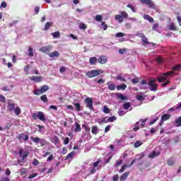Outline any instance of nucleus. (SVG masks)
Segmentation results:
<instances>
[{
	"label": "nucleus",
	"mask_w": 181,
	"mask_h": 181,
	"mask_svg": "<svg viewBox=\"0 0 181 181\" xmlns=\"http://www.w3.org/2000/svg\"><path fill=\"white\" fill-rule=\"evenodd\" d=\"M172 76H175L174 71H168L167 73L162 74L161 75L157 77V81H158V83H163V81H166L165 83H163L161 85L162 87H166L167 85L169 84V83H170L169 81V79L170 78V77H172Z\"/></svg>",
	"instance_id": "nucleus-1"
},
{
	"label": "nucleus",
	"mask_w": 181,
	"mask_h": 181,
	"mask_svg": "<svg viewBox=\"0 0 181 181\" xmlns=\"http://www.w3.org/2000/svg\"><path fill=\"white\" fill-rule=\"evenodd\" d=\"M32 117L35 120L40 119V121H42V122L46 121V116H45V113H43V112H34L32 114Z\"/></svg>",
	"instance_id": "nucleus-2"
},
{
	"label": "nucleus",
	"mask_w": 181,
	"mask_h": 181,
	"mask_svg": "<svg viewBox=\"0 0 181 181\" xmlns=\"http://www.w3.org/2000/svg\"><path fill=\"white\" fill-rule=\"evenodd\" d=\"M101 73H103V71L100 69H94L88 71L86 75L87 76V77H88V78H93V77H97V76H100Z\"/></svg>",
	"instance_id": "nucleus-3"
},
{
	"label": "nucleus",
	"mask_w": 181,
	"mask_h": 181,
	"mask_svg": "<svg viewBox=\"0 0 181 181\" xmlns=\"http://www.w3.org/2000/svg\"><path fill=\"white\" fill-rule=\"evenodd\" d=\"M49 90V86L44 85L41 87L40 89H36L33 91L35 95H40V94H43V93H46Z\"/></svg>",
	"instance_id": "nucleus-4"
},
{
	"label": "nucleus",
	"mask_w": 181,
	"mask_h": 181,
	"mask_svg": "<svg viewBox=\"0 0 181 181\" xmlns=\"http://www.w3.org/2000/svg\"><path fill=\"white\" fill-rule=\"evenodd\" d=\"M151 91H156L158 90V84H156V79H151L148 82Z\"/></svg>",
	"instance_id": "nucleus-5"
},
{
	"label": "nucleus",
	"mask_w": 181,
	"mask_h": 181,
	"mask_svg": "<svg viewBox=\"0 0 181 181\" xmlns=\"http://www.w3.org/2000/svg\"><path fill=\"white\" fill-rule=\"evenodd\" d=\"M16 104H15V102L12 100H8L7 101V110L10 112H13V110H15V107H16Z\"/></svg>",
	"instance_id": "nucleus-6"
},
{
	"label": "nucleus",
	"mask_w": 181,
	"mask_h": 181,
	"mask_svg": "<svg viewBox=\"0 0 181 181\" xmlns=\"http://www.w3.org/2000/svg\"><path fill=\"white\" fill-rule=\"evenodd\" d=\"M85 103L86 104L87 108H89L90 110H93V98H87L85 99Z\"/></svg>",
	"instance_id": "nucleus-7"
},
{
	"label": "nucleus",
	"mask_w": 181,
	"mask_h": 181,
	"mask_svg": "<svg viewBox=\"0 0 181 181\" xmlns=\"http://www.w3.org/2000/svg\"><path fill=\"white\" fill-rule=\"evenodd\" d=\"M141 4L148 5L149 8H155V4L151 0H140Z\"/></svg>",
	"instance_id": "nucleus-8"
},
{
	"label": "nucleus",
	"mask_w": 181,
	"mask_h": 181,
	"mask_svg": "<svg viewBox=\"0 0 181 181\" xmlns=\"http://www.w3.org/2000/svg\"><path fill=\"white\" fill-rule=\"evenodd\" d=\"M107 57H105L104 55L100 56L98 59V63H100V64H105V63H107Z\"/></svg>",
	"instance_id": "nucleus-9"
},
{
	"label": "nucleus",
	"mask_w": 181,
	"mask_h": 181,
	"mask_svg": "<svg viewBox=\"0 0 181 181\" xmlns=\"http://www.w3.org/2000/svg\"><path fill=\"white\" fill-rule=\"evenodd\" d=\"M169 118H170V115L164 114L161 117V122H160V125L162 126V124H163V122H165V121H168V119H169Z\"/></svg>",
	"instance_id": "nucleus-10"
},
{
	"label": "nucleus",
	"mask_w": 181,
	"mask_h": 181,
	"mask_svg": "<svg viewBox=\"0 0 181 181\" xmlns=\"http://www.w3.org/2000/svg\"><path fill=\"white\" fill-rule=\"evenodd\" d=\"M50 50H52V46L50 45L40 48V52H42V53H46V52H50Z\"/></svg>",
	"instance_id": "nucleus-11"
},
{
	"label": "nucleus",
	"mask_w": 181,
	"mask_h": 181,
	"mask_svg": "<svg viewBox=\"0 0 181 181\" xmlns=\"http://www.w3.org/2000/svg\"><path fill=\"white\" fill-rule=\"evenodd\" d=\"M30 79H31L32 81H35L36 83H40V81H42V76H30Z\"/></svg>",
	"instance_id": "nucleus-12"
},
{
	"label": "nucleus",
	"mask_w": 181,
	"mask_h": 181,
	"mask_svg": "<svg viewBox=\"0 0 181 181\" xmlns=\"http://www.w3.org/2000/svg\"><path fill=\"white\" fill-rule=\"evenodd\" d=\"M98 124H107V122H109L108 121V117H104L100 119H98Z\"/></svg>",
	"instance_id": "nucleus-13"
},
{
	"label": "nucleus",
	"mask_w": 181,
	"mask_h": 181,
	"mask_svg": "<svg viewBox=\"0 0 181 181\" xmlns=\"http://www.w3.org/2000/svg\"><path fill=\"white\" fill-rule=\"evenodd\" d=\"M13 111L15 115L18 116V115H19L22 112V109H21L19 107V106H18V105H16V107H14Z\"/></svg>",
	"instance_id": "nucleus-14"
},
{
	"label": "nucleus",
	"mask_w": 181,
	"mask_h": 181,
	"mask_svg": "<svg viewBox=\"0 0 181 181\" xmlns=\"http://www.w3.org/2000/svg\"><path fill=\"white\" fill-rule=\"evenodd\" d=\"M20 156L22 158L23 160L26 159L28 158V156L29 155V153L28 151H25L23 153V150H20Z\"/></svg>",
	"instance_id": "nucleus-15"
},
{
	"label": "nucleus",
	"mask_w": 181,
	"mask_h": 181,
	"mask_svg": "<svg viewBox=\"0 0 181 181\" xmlns=\"http://www.w3.org/2000/svg\"><path fill=\"white\" fill-rule=\"evenodd\" d=\"M49 56L51 57V59H54V57H59L60 56V52L58 51H54L49 53Z\"/></svg>",
	"instance_id": "nucleus-16"
},
{
	"label": "nucleus",
	"mask_w": 181,
	"mask_h": 181,
	"mask_svg": "<svg viewBox=\"0 0 181 181\" xmlns=\"http://www.w3.org/2000/svg\"><path fill=\"white\" fill-rule=\"evenodd\" d=\"M144 19L146 21H148V22H151V23H153L155 22V20H153V18L151 17V16L145 14L144 16Z\"/></svg>",
	"instance_id": "nucleus-17"
},
{
	"label": "nucleus",
	"mask_w": 181,
	"mask_h": 181,
	"mask_svg": "<svg viewBox=\"0 0 181 181\" xmlns=\"http://www.w3.org/2000/svg\"><path fill=\"white\" fill-rule=\"evenodd\" d=\"M141 41L144 46H148V45H153V43L148 42V38H146L145 36L141 38Z\"/></svg>",
	"instance_id": "nucleus-18"
},
{
	"label": "nucleus",
	"mask_w": 181,
	"mask_h": 181,
	"mask_svg": "<svg viewBox=\"0 0 181 181\" xmlns=\"http://www.w3.org/2000/svg\"><path fill=\"white\" fill-rule=\"evenodd\" d=\"M18 139L19 141H21V139H22L23 141H28V139H29V137L25 134H21L18 136Z\"/></svg>",
	"instance_id": "nucleus-19"
},
{
	"label": "nucleus",
	"mask_w": 181,
	"mask_h": 181,
	"mask_svg": "<svg viewBox=\"0 0 181 181\" xmlns=\"http://www.w3.org/2000/svg\"><path fill=\"white\" fill-rule=\"evenodd\" d=\"M160 154V153L159 151H157V152L156 151H153L148 155V157L151 158H153L156 156H159Z\"/></svg>",
	"instance_id": "nucleus-20"
},
{
	"label": "nucleus",
	"mask_w": 181,
	"mask_h": 181,
	"mask_svg": "<svg viewBox=\"0 0 181 181\" xmlns=\"http://www.w3.org/2000/svg\"><path fill=\"white\" fill-rule=\"evenodd\" d=\"M89 63H90V64H91V66H94V64H95V63H97V57H90L89 59Z\"/></svg>",
	"instance_id": "nucleus-21"
},
{
	"label": "nucleus",
	"mask_w": 181,
	"mask_h": 181,
	"mask_svg": "<svg viewBox=\"0 0 181 181\" xmlns=\"http://www.w3.org/2000/svg\"><path fill=\"white\" fill-rule=\"evenodd\" d=\"M107 85L108 86L109 90L111 91H114V90H115V84L108 82Z\"/></svg>",
	"instance_id": "nucleus-22"
},
{
	"label": "nucleus",
	"mask_w": 181,
	"mask_h": 181,
	"mask_svg": "<svg viewBox=\"0 0 181 181\" xmlns=\"http://www.w3.org/2000/svg\"><path fill=\"white\" fill-rule=\"evenodd\" d=\"M115 19L119 22V23H122V22H124V18H122L121 15H116Z\"/></svg>",
	"instance_id": "nucleus-23"
},
{
	"label": "nucleus",
	"mask_w": 181,
	"mask_h": 181,
	"mask_svg": "<svg viewBox=\"0 0 181 181\" xmlns=\"http://www.w3.org/2000/svg\"><path fill=\"white\" fill-rule=\"evenodd\" d=\"M99 131H98V127H97V126H93L92 127V134H93L94 135H97L98 134Z\"/></svg>",
	"instance_id": "nucleus-24"
},
{
	"label": "nucleus",
	"mask_w": 181,
	"mask_h": 181,
	"mask_svg": "<svg viewBox=\"0 0 181 181\" xmlns=\"http://www.w3.org/2000/svg\"><path fill=\"white\" fill-rule=\"evenodd\" d=\"M129 175V172L124 173L121 177H120V180L124 181L126 180L127 177H128V175Z\"/></svg>",
	"instance_id": "nucleus-25"
},
{
	"label": "nucleus",
	"mask_w": 181,
	"mask_h": 181,
	"mask_svg": "<svg viewBox=\"0 0 181 181\" xmlns=\"http://www.w3.org/2000/svg\"><path fill=\"white\" fill-rule=\"evenodd\" d=\"M30 140L33 141L35 144H39L40 142V138L38 137H30Z\"/></svg>",
	"instance_id": "nucleus-26"
},
{
	"label": "nucleus",
	"mask_w": 181,
	"mask_h": 181,
	"mask_svg": "<svg viewBox=\"0 0 181 181\" xmlns=\"http://www.w3.org/2000/svg\"><path fill=\"white\" fill-rule=\"evenodd\" d=\"M81 131V127L77 122L75 124L74 132H80Z\"/></svg>",
	"instance_id": "nucleus-27"
},
{
	"label": "nucleus",
	"mask_w": 181,
	"mask_h": 181,
	"mask_svg": "<svg viewBox=\"0 0 181 181\" xmlns=\"http://www.w3.org/2000/svg\"><path fill=\"white\" fill-rule=\"evenodd\" d=\"M51 35H52V36H53L54 39H56V37H57V38L60 37V32H59V31L52 33Z\"/></svg>",
	"instance_id": "nucleus-28"
},
{
	"label": "nucleus",
	"mask_w": 181,
	"mask_h": 181,
	"mask_svg": "<svg viewBox=\"0 0 181 181\" xmlns=\"http://www.w3.org/2000/svg\"><path fill=\"white\" fill-rule=\"evenodd\" d=\"M52 25H53V23L52 22H47L46 24H45V26L44 28V30H49V29H50V27L52 26Z\"/></svg>",
	"instance_id": "nucleus-29"
},
{
	"label": "nucleus",
	"mask_w": 181,
	"mask_h": 181,
	"mask_svg": "<svg viewBox=\"0 0 181 181\" xmlns=\"http://www.w3.org/2000/svg\"><path fill=\"white\" fill-rule=\"evenodd\" d=\"M51 141L52 144H54V145H57V144H59V137L57 136H54L52 139Z\"/></svg>",
	"instance_id": "nucleus-30"
},
{
	"label": "nucleus",
	"mask_w": 181,
	"mask_h": 181,
	"mask_svg": "<svg viewBox=\"0 0 181 181\" xmlns=\"http://www.w3.org/2000/svg\"><path fill=\"white\" fill-rule=\"evenodd\" d=\"M123 107L124 110H129L131 103L129 102H126L124 103Z\"/></svg>",
	"instance_id": "nucleus-31"
},
{
	"label": "nucleus",
	"mask_w": 181,
	"mask_h": 181,
	"mask_svg": "<svg viewBox=\"0 0 181 181\" xmlns=\"http://www.w3.org/2000/svg\"><path fill=\"white\" fill-rule=\"evenodd\" d=\"M117 90H125L127 88L126 84L119 85L116 87Z\"/></svg>",
	"instance_id": "nucleus-32"
},
{
	"label": "nucleus",
	"mask_w": 181,
	"mask_h": 181,
	"mask_svg": "<svg viewBox=\"0 0 181 181\" xmlns=\"http://www.w3.org/2000/svg\"><path fill=\"white\" fill-rule=\"evenodd\" d=\"M118 115H119V117H124V115H125V114H127V112L119 109L118 112H117Z\"/></svg>",
	"instance_id": "nucleus-33"
},
{
	"label": "nucleus",
	"mask_w": 181,
	"mask_h": 181,
	"mask_svg": "<svg viewBox=\"0 0 181 181\" xmlns=\"http://www.w3.org/2000/svg\"><path fill=\"white\" fill-rule=\"evenodd\" d=\"M40 144L41 146H45V145H47V141L44 139H40Z\"/></svg>",
	"instance_id": "nucleus-34"
},
{
	"label": "nucleus",
	"mask_w": 181,
	"mask_h": 181,
	"mask_svg": "<svg viewBox=\"0 0 181 181\" xmlns=\"http://www.w3.org/2000/svg\"><path fill=\"white\" fill-rule=\"evenodd\" d=\"M168 165H169V166H172V165H175V159L173 158H170V159H168Z\"/></svg>",
	"instance_id": "nucleus-35"
},
{
	"label": "nucleus",
	"mask_w": 181,
	"mask_h": 181,
	"mask_svg": "<svg viewBox=\"0 0 181 181\" xmlns=\"http://www.w3.org/2000/svg\"><path fill=\"white\" fill-rule=\"evenodd\" d=\"M138 124H139V122H136V124L133 126L132 130L134 131V132H136V131L139 129V126H138Z\"/></svg>",
	"instance_id": "nucleus-36"
},
{
	"label": "nucleus",
	"mask_w": 181,
	"mask_h": 181,
	"mask_svg": "<svg viewBox=\"0 0 181 181\" xmlns=\"http://www.w3.org/2000/svg\"><path fill=\"white\" fill-rule=\"evenodd\" d=\"M156 62H157L158 64H162V63H163V59L161 57H157L156 58Z\"/></svg>",
	"instance_id": "nucleus-37"
},
{
	"label": "nucleus",
	"mask_w": 181,
	"mask_h": 181,
	"mask_svg": "<svg viewBox=\"0 0 181 181\" xmlns=\"http://www.w3.org/2000/svg\"><path fill=\"white\" fill-rule=\"evenodd\" d=\"M141 88H143L144 90H145V87L148 86V83L146 82V81H141Z\"/></svg>",
	"instance_id": "nucleus-38"
},
{
	"label": "nucleus",
	"mask_w": 181,
	"mask_h": 181,
	"mask_svg": "<svg viewBox=\"0 0 181 181\" xmlns=\"http://www.w3.org/2000/svg\"><path fill=\"white\" fill-rule=\"evenodd\" d=\"M103 112H105V114H110V112H111V110H110L107 106H104Z\"/></svg>",
	"instance_id": "nucleus-39"
},
{
	"label": "nucleus",
	"mask_w": 181,
	"mask_h": 181,
	"mask_svg": "<svg viewBox=\"0 0 181 181\" xmlns=\"http://www.w3.org/2000/svg\"><path fill=\"white\" fill-rule=\"evenodd\" d=\"M119 13L122 18H128V13L127 11H120Z\"/></svg>",
	"instance_id": "nucleus-40"
},
{
	"label": "nucleus",
	"mask_w": 181,
	"mask_h": 181,
	"mask_svg": "<svg viewBox=\"0 0 181 181\" xmlns=\"http://www.w3.org/2000/svg\"><path fill=\"white\" fill-rule=\"evenodd\" d=\"M79 29H81V30H86L87 29V26L86 25V24L81 23L79 25Z\"/></svg>",
	"instance_id": "nucleus-41"
},
{
	"label": "nucleus",
	"mask_w": 181,
	"mask_h": 181,
	"mask_svg": "<svg viewBox=\"0 0 181 181\" xmlns=\"http://www.w3.org/2000/svg\"><path fill=\"white\" fill-rule=\"evenodd\" d=\"M142 141H136L135 143H134V148H139V146H141V145H142Z\"/></svg>",
	"instance_id": "nucleus-42"
},
{
	"label": "nucleus",
	"mask_w": 181,
	"mask_h": 181,
	"mask_svg": "<svg viewBox=\"0 0 181 181\" xmlns=\"http://www.w3.org/2000/svg\"><path fill=\"white\" fill-rule=\"evenodd\" d=\"M95 20L97 22H101V21H103V16L101 15H97L95 16Z\"/></svg>",
	"instance_id": "nucleus-43"
},
{
	"label": "nucleus",
	"mask_w": 181,
	"mask_h": 181,
	"mask_svg": "<svg viewBox=\"0 0 181 181\" xmlns=\"http://www.w3.org/2000/svg\"><path fill=\"white\" fill-rule=\"evenodd\" d=\"M170 30H176V26L174 23H170L168 26Z\"/></svg>",
	"instance_id": "nucleus-44"
},
{
	"label": "nucleus",
	"mask_w": 181,
	"mask_h": 181,
	"mask_svg": "<svg viewBox=\"0 0 181 181\" xmlns=\"http://www.w3.org/2000/svg\"><path fill=\"white\" fill-rule=\"evenodd\" d=\"M124 36H126V34L124 33H117L115 35V37H124Z\"/></svg>",
	"instance_id": "nucleus-45"
},
{
	"label": "nucleus",
	"mask_w": 181,
	"mask_h": 181,
	"mask_svg": "<svg viewBox=\"0 0 181 181\" xmlns=\"http://www.w3.org/2000/svg\"><path fill=\"white\" fill-rule=\"evenodd\" d=\"M109 122H114V121H117V118L115 116H112L108 117Z\"/></svg>",
	"instance_id": "nucleus-46"
},
{
	"label": "nucleus",
	"mask_w": 181,
	"mask_h": 181,
	"mask_svg": "<svg viewBox=\"0 0 181 181\" xmlns=\"http://www.w3.org/2000/svg\"><path fill=\"white\" fill-rule=\"evenodd\" d=\"M28 52H29L28 56H30V57H33V48L30 47L28 49Z\"/></svg>",
	"instance_id": "nucleus-47"
},
{
	"label": "nucleus",
	"mask_w": 181,
	"mask_h": 181,
	"mask_svg": "<svg viewBox=\"0 0 181 181\" xmlns=\"http://www.w3.org/2000/svg\"><path fill=\"white\" fill-rule=\"evenodd\" d=\"M147 120H148V119H140V121L141 122V128L145 127V122H146Z\"/></svg>",
	"instance_id": "nucleus-48"
},
{
	"label": "nucleus",
	"mask_w": 181,
	"mask_h": 181,
	"mask_svg": "<svg viewBox=\"0 0 181 181\" xmlns=\"http://www.w3.org/2000/svg\"><path fill=\"white\" fill-rule=\"evenodd\" d=\"M116 80H119V81H125V78L122 77L121 75H118L116 77Z\"/></svg>",
	"instance_id": "nucleus-49"
},
{
	"label": "nucleus",
	"mask_w": 181,
	"mask_h": 181,
	"mask_svg": "<svg viewBox=\"0 0 181 181\" xmlns=\"http://www.w3.org/2000/svg\"><path fill=\"white\" fill-rule=\"evenodd\" d=\"M37 176V173H34L28 176V179H33Z\"/></svg>",
	"instance_id": "nucleus-50"
},
{
	"label": "nucleus",
	"mask_w": 181,
	"mask_h": 181,
	"mask_svg": "<svg viewBox=\"0 0 181 181\" xmlns=\"http://www.w3.org/2000/svg\"><path fill=\"white\" fill-rule=\"evenodd\" d=\"M74 105H75L77 111L81 110V106L80 105V103H74Z\"/></svg>",
	"instance_id": "nucleus-51"
},
{
	"label": "nucleus",
	"mask_w": 181,
	"mask_h": 181,
	"mask_svg": "<svg viewBox=\"0 0 181 181\" xmlns=\"http://www.w3.org/2000/svg\"><path fill=\"white\" fill-rule=\"evenodd\" d=\"M41 100L42 101H43L44 103H47V96H46V95H43L41 96Z\"/></svg>",
	"instance_id": "nucleus-52"
},
{
	"label": "nucleus",
	"mask_w": 181,
	"mask_h": 181,
	"mask_svg": "<svg viewBox=\"0 0 181 181\" xmlns=\"http://www.w3.org/2000/svg\"><path fill=\"white\" fill-rule=\"evenodd\" d=\"M132 81L133 84H138V83H139V78H134L132 79Z\"/></svg>",
	"instance_id": "nucleus-53"
},
{
	"label": "nucleus",
	"mask_w": 181,
	"mask_h": 181,
	"mask_svg": "<svg viewBox=\"0 0 181 181\" xmlns=\"http://www.w3.org/2000/svg\"><path fill=\"white\" fill-rule=\"evenodd\" d=\"M136 98L139 101H142V100H144V96H142V95H136Z\"/></svg>",
	"instance_id": "nucleus-54"
},
{
	"label": "nucleus",
	"mask_w": 181,
	"mask_h": 181,
	"mask_svg": "<svg viewBox=\"0 0 181 181\" xmlns=\"http://www.w3.org/2000/svg\"><path fill=\"white\" fill-rule=\"evenodd\" d=\"M82 128L83 129H85V131H86V132H89V131L90 129V127H87V125H86V124H83Z\"/></svg>",
	"instance_id": "nucleus-55"
},
{
	"label": "nucleus",
	"mask_w": 181,
	"mask_h": 181,
	"mask_svg": "<svg viewBox=\"0 0 181 181\" xmlns=\"http://www.w3.org/2000/svg\"><path fill=\"white\" fill-rule=\"evenodd\" d=\"M74 151H72L70 153H69L66 156V159H70L72 156H74Z\"/></svg>",
	"instance_id": "nucleus-56"
},
{
	"label": "nucleus",
	"mask_w": 181,
	"mask_h": 181,
	"mask_svg": "<svg viewBox=\"0 0 181 181\" xmlns=\"http://www.w3.org/2000/svg\"><path fill=\"white\" fill-rule=\"evenodd\" d=\"M176 124H177V127H181V117L177 119Z\"/></svg>",
	"instance_id": "nucleus-57"
},
{
	"label": "nucleus",
	"mask_w": 181,
	"mask_h": 181,
	"mask_svg": "<svg viewBox=\"0 0 181 181\" xmlns=\"http://www.w3.org/2000/svg\"><path fill=\"white\" fill-rule=\"evenodd\" d=\"M119 53H120V54H124V53H127V49L123 48L122 49H119Z\"/></svg>",
	"instance_id": "nucleus-58"
},
{
	"label": "nucleus",
	"mask_w": 181,
	"mask_h": 181,
	"mask_svg": "<svg viewBox=\"0 0 181 181\" xmlns=\"http://www.w3.org/2000/svg\"><path fill=\"white\" fill-rule=\"evenodd\" d=\"M173 69L179 71L180 70H181V65H177L176 66H174Z\"/></svg>",
	"instance_id": "nucleus-59"
},
{
	"label": "nucleus",
	"mask_w": 181,
	"mask_h": 181,
	"mask_svg": "<svg viewBox=\"0 0 181 181\" xmlns=\"http://www.w3.org/2000/svg\"><path fill=\"white\" fill-rule=\"evenodd\" d=\"M136 36H138L139 37H141L142 39L145 36V35H144V33H142L141 32H138L136 33Z\"/></svg>",
	"instance_id": "nucleus-60"
},
{
	"label": "nucleus",
	"mask_w": 181,
	"mask_h": 181,
	"mask_svg": "<svg viewBox=\"0 0 181 181\" xmlns=\"http://www.w3.org/2000/svg\"><path fill=\"white\" fill-rule=\"evenodd\" d=\"M33 165H34V166H37V165H39V160H37V159H34Z\"/></svg>",
	"instance_id": "nucleus-61"
},
{
	"label": "nucleus",
	"mask_w": 181,
	"mask_h": 181,
	"mask_svg": "<svg viewBox=\"0 0 181 181\" xmlns=\"http://www.w3.org/2000/svg\"><path fill=\"white\" fill-rule=\"evenodd\" d=\"M11 180L8 177H3L0 181H10Z\"/></svg>",
	"instance_id": "nucleus-62"
},
{
	"label": "nucleus",
	"mask_w": 181,
	"mask_h": 181,
	"mask_svg": "<svg viewBox=\"0 0 181 181\" xmlns=\"http://www.w3.org/2000/svg\"><path fill=\"white\" fill-rule=\"evenodd\" d=\"M118 98H119L120 100H125V97L124 96V95L119 93L118 94Z\"/></svg>",
	"instance_id": "nucleus-63"
},
{
	"label": "nucleus",
	"mask_w": 181,
	"mask_h": 181,
	"mask_svg": "<svg viewBox=\"0 0 181 181\" xmlns=\"http://www.w3.org/2000/svg\"><path fill=\"white\" fill-rule=\"evenodd\" d=\"M177 22H178L180 26H181V16H177Z\"/></svg>",
	"instance_id": "nucleus-64"
}]
</instances>
